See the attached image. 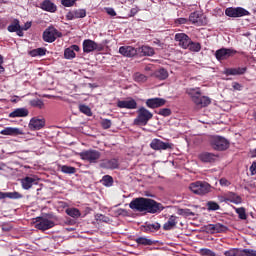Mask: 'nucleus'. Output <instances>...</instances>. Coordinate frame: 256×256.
<instances>
[{
    "instance_id": "nucleus-45",
    "label": "nucleus",
    "mask_w": 256,
    "mask_h": 256,
    "mask_svg": "<svg viewBox=\"0 0 256 256\" xmlns=\"http://www.w3.org/2000/svg\"><path fill=\"white\" fill-rule=\"evenodd\" d=\"M64 57L65 59H75V52H73V49L66 48L64 51Z\"/></svg>"
},
{
    "instance_id": "nucleus-31",
    "label": "nucleus",
    "mask_w": 256,
    "mask_h": 256,
    "mask_svg": "<svg viewBox=\"0 0 256 256\" xmlns=\"http://www.w3.org/2000/svg\"><path fill=\"white\" fill-rule=\"evenodd\" d=\"M66 214H68L69 217H72L73 219H79V217H81V211H79L77 208L66 209Z\"/></svg>"
},
{
    "instance_id": "nucleus-17",
    "label": "nucleus",
    "mask_w": 256,
    "mask_h": 256,
    "mask_svg": "<svg viewBox=\"0 0 256 256\" xmlns=\"http://www.w3.org/2000/svg\"><path fill=\"white\" fill-rule=\"evenodd\" d=\"M117 107H119V109H137V101L133 98L119 100L117 102Z\"/></svg>"
},
{
    "instance_id": "nucleus-19",
    "label": "nucleus",
    "mask_w": 256,
    "mask_h": 256,
    "mask_svg": "<svg viewBox=\"0 0 256 256\" xmlns=\"http://www.w3.org/2000/svg\"><path fill=\"white\" fill-rule=\"evenodd\" d=\"M204 19L205 17L203 16V14H199V12H193L189 16V21L190 23H193V25H205V23L207 22Z\"/></svg>"
},
{
    "instance_id": "nucleus-50",
    "label": "nucleus",
    "mask_w": 256,
    "mask_h": 256,
    "mask_svg": "<svg viewBox=\"0 0 256 256\" xmlns=\"http://www.w3.org/2000/svg\"><path fill=\"white\" fill-rule=\"evenodd\" d=\"M200 253H201V255H204V256H217V255L215 254V252H213L212 250L207 249V248H202V249L200 250Z\"/></svg>"
},
{
    "instance_id": "nucleus-30",
    "label": "nucleus",
    "mask_w": 256,
    "mask_h": 256,
    "mask_svg": "<svg viewBox=\"0 0 256 256\" xmlns=\"http://www.w3.org/2000/svg\"><path fill=\"white\" fill-rule=\"evenodd\" d=\"M47 54V49L46 48H37L33 49L29 52V55L31 57H43Z\"/></svg>"
},
{
    "instance_id": "nucleus-9",
    "label": "nucleus",
    "mask_w": 256,
    "mask_h": 256,
    "mask_svg": "<svg viewBox=\"0 0 256 256\" xmlns=\"http://www.w3.org/2000/svg\"><path fill=\"white\" fill-rule=\"evenodd\" d=\"M150 147L154 151H167V149H173V143L163 142L155 138L151 141Z\"/></svg>"
},
{
    "instance_id": "nucleus-47",
    "label": "nucleus",
    "mask_w": 256,
    "mask_h": 256,
    "mask_svg": "<svg viewBox=\"0 0 256 256\" xmlns=\"http://www.w3.org/2000/svg\"><path fill=\"white\" fill-rule=\"evenodd\" d=\"M179 215H183V217H193L195 213L191 212L189 209H180L178 210Z\"/></svg>"
},
{
    "instance_id": "nucleus-11",
    "label": "nucleus",
    "mask_w": 256,
    "mask_h": 256,
    "mask_svg": "<svg viewBox=\"0 0 256 256\" xmlns=\"http://www.w3.org/2000/svg\"><path fill=\"white\" fill-rule=\"evenodd\" d=\"M225 15L227 17H246V15H249V11L241 7H230L225 10Z\"/></svg>"
},
{
    "instance_id": "nucleus-2",
    "label": "nucleus",
    "mask_w": 256,
    "mask_h": 256,
    "mask_svg": "<svg viewBox=\"0 0 256 256\" xmlns=\"http://www.w3.org/2000/svg\"><path fill=\"white\" fill-rule=\"evenodd\" d=\"M186 94L190 97L192 103H194V105L200 109L211 105V98L208 96H203V93H201V88H187Z\"/></svg>"
},
{
    "instance_id": "nucleus-8",
    "label": "nucleus",
    "mask_w": 256,
    "mask_h": 256,
    "mask_svg": "<svg viewBox=\"0 0 256 256\" xmlns=\"http://www.w3.org/2000/svg\"><path fill=\"white\" fill-rule=\"evenodd\" d=\"M237 51L233 48H221L215 52V57L218 61H225L229 59V57H233L236 55Z\"/></svg>"
},
{
    "instance_id": "nucleus-16",
    "label": "nucleus",
    "mask_w": 256,
    "mask_h": 256,
    "mask_svg": "<svg viewBox=\"0 0 256 256\" xmlns=\"http://www.w3.org/2000/svg\"><path fill=\"white\" fill-rule=\"evenodd\" d=\"M39 183V179L36 176H26L25 178L21 179L22 188L28 191L31 189L33 185H37Z\"/></svg>"
},
{
    "instance_id": "nucleus-3",
    "label": "nucleus",
    "mask_w": 256,
    "mask_h": 256,
    "mask_svg": "<svg viewBox=\"0 0 256 256\" xmlns=\"http://www.w3.org/2000/svg\"><path fill=\"white\" fill-rule=\"evenodd\" d=\"M190 191L195 195H207L211 193V185L205 181H196L189 185Z\"/></svg>"
},
{
    "instance_id": "nucleus-52",
    "label": "nucleus",
    "mask_w": 256,
    "mask_h": 256,
    "mask_svg": "<svg viewBox=\"0 0 256 256\" xmlns=\"http://www.w3.org/2000/svg\"><path fill=\"white\" fill-rule=\"evenodd\" d=\"M111 125H112V122L109 119H103L101 121V126L103 127V129H110Z\"/></svg>"
},
{
    "instance_id": "nucleus-57",
    "label": "nucleus",
    "mask_w": 256,
    "mask_h": 256,
    "mask_svg": "<svg viewBox=\"0 0 256 256\" xmlns=\"http://www.w3.org/2000/svg\"><path fill=\"white\" fill-rule=\"evenodd\" d=\"M232 87H233V89H235V91H241L242 86L238 82H233Z\"/></svg>"
},
{
    "instance_id": "nucleus-40",
    "label": "nucleus",
    "mask_w": 256,
    "mask_h": 256,
    "mask_svg": "<svg viewBox=\"0 0 256 256\" xmlns=\"http://www.w3.org/2000/svg\"><path fill=\"white\" fill-rule=\"evenodd\" d=\"M188 49L190 51H194L196 53H199V51H201V44L197 43V42H193L190 40V44L188 46Z\"/></svg>"
},
{
    "instance_id": "nucleus-15",
    "label": "nucleus",
    "mask_w": 256,
    "mask_h": 256,
    "mask_svg": "<svg viewBox=\"0 0 256 256\" xmlns=\"http://www.w3.org/2000/svg\"><path fill=\"white\" fill-rule=\"evenodd\" d=\"M198 158L202 163H215V161L219 160V155L211 152H202L198 155Z\"/></svg>"
},
{
    "instance_id": "nucleus-53",
    "label": "nucleus",
    "mask_w": 256,
    "mask_h": 256,
    "mask_svg": "<svg viewBox=\"0 0 256 256\" xmlns=\"http://www.w3.org/2000/svg\"><path fill=\"white\" fill-rule=\"evenodd\" d=\"M77 0H61V3L64 7H73Z\"/></svg>"
},
{
    "instance_id": "nucleus-28",
    "label": "nucleus",
    "mask_w": 256,
    "mask_h": 256,
    "mask_svg": "<svg viewBox=\"0 0 256 256\" xmlns=\"http://www.w3.org/2000/svg\"><path fill=\"white\" fill-rule=\"evenodd\" d=\"M209 229L210 231H213V233H225V231H227V226L221 223H216V224H210Z\"/></svg>"
},
{
    "instance_id": "nucleus-54",
    "label": "nucleus",
    "mask_w": 256,
    "mask_h": 256,
    "mask_svg": "<svg viewBox=\"0 0 256 256\" xmlns=\"http://www.w3.org/2000/svg\"><path fill=\"white\" fill-rule=\"evenodd\" d=\"M220 185L222 187H229V185H231V182H229V180H227L226 178H222L220 179Z\"/></svg>"
},
{
    "instance_id": "nucleus-1",
    "label": "nucleus",
    "mask_w": 256,
    "mask_h": 256,
    "mask_svg": "<svg viewBox=\"0 0 256 256\" xmlns=\"http://www.w3.org/2000/svg\"><path fill=\"white\" fill-rule=\"evenodd\" d=\"M130 209L133 211H147V213H161L164 207L163 204L149 198H136L129 204Z\"/></svg>"
},
{
    "instance_id": "nucleus-20",
    "label": "nucleus",
    "mask_w": 256,
    "mask_h": 256,
    "mask_svg": "<svg viewBox=\"0 0 256 256\" xmlns=\"http://www.w3.org/2000/svg\"><path fill=\"white\" fill-rule=\"evenodd\" d=\"M87 16V12L85 9L73 10L67 13L66 17L69 21H73V19H83Z\"/></svg>"
},
{
    "instance_id": "nucleus-63",
    "label": "nucleus",
    "mask_w": 256,
    "mask_h": 256,
    "mask_svg": "<svg viewBox=\"0 0 256 256\" xmlns=\"http://www.w3.org/2000/svg\"><path fill=\"white\" fill-rule=\"evenodd\" d=\"M0 3H7V0H0Z\"/></svg>"
},
{
    "instance_id": "nucleus-25",
    "label": "nucleus",
    "mask_w": 256,
    "mask_h": 256,
    "mask_svg": "<svg viewBox=\"0 0 256 256\" xmlns=\"http://www.w3.org/2000/svg\"><path fill=\"white\" fill-rule=\"evenodd\" d=\"M29 115V110L27 108H17L9 114V117L15 119L17 117H27Z\"/></svg>"
},
{
    "instance_id": "nucleus-56",
    "label": "nucleus",
    "mask_w": 256,
    "mask_h": 256,
    "mask_svg": "<svg viewBox=\"0 0 256 256\" xmlns=\"http://www.w3.org/2000/svg\"><path fill=\"white\" fill-rule=\"evenodd\" d=\"M175 23L178 25H185V23H187V18H178Z\"/></svg>"
},
{
    "instance_id": "nucleus-22",
    "label": "nucleus",
    "mask_w": 256,
    "mask_h": 256,
    "mask_svg": "<svg viewBox=\"0 0 256 256\" xmlns=\"http://www.w3.org/2000/svg\"><path fill=\"white\" fill-rule=\"evenodd\" d=\"M119 54L123 57H135L137 55V49L133 46H121L119 48Z\"/></svg>"
},
{
    "instance_id": "nucleus-33",
    "label": "nucleus",
    "mask_w": 256,
    "mask_h": 256,
    "mask_svg": "<svg viewBox=\"0 0 256 256\" xmlns=\"http://www.w3.org/2000/svg\"><path fill=\"white\" fill-rule=\"evenodd\" d=\"M23 197L19 192H3V199H21Z\"/></svg>"
},
{
    "instance_id": "nucleus-59",
    "label": "nucleus",
    "mask_w": 256,
    "mask_h": 256,
    "mask_svg": "<svg viewBox=\"0 0 256 256\" xmlns=\"http://www.w3.org/2000/svg\"><path fill=\"white\" fill-rule=\"evenodd\" d=\"M0 73H5V68L3 67V56L0 55Z\"/></svg>"
},
{
    "instance_id": "nucleus-29",
    "label": "nucleus",
    "mask_w": 256,
    "mask_h": 256,
    "mask_svg": "<svg viewBox=\"0 0 256 256\" xmlns=\"http://www.w3.org/2000/svg\"><path fill=\"white\" fill-rule=\"evenodd\" d=\"M177 225L175 216H171L168 221L163 225L164 231H171Z\"/></svg>"
},
{
    "instance_id": "nucleus-27",
    "label": "nucleus",
    "mask_w": 256,
    "mask_h": 256,
    "mask_svg": "<svg viewBox=\"0 0 256 256\" xmlns=\"http://www.w3.org/2000/svg\"><path fill=\"white\" fill-rule=\"evenodd\" d=\"M226 201H229L230 203H234L235 205H239L240 203H242V199L241 196L233 193V192H229L226 195Z\"/></svg>"
},
{
    "instance_id": "nucleus-46",
    "label": "nucleus",
    "mask_w": 256,
    "mask_h": 256,
    "mask_svg": "<svg viewBox=\"0 0 256 256\" xmlns=\"http://www.w3.org/2000/svg\"><path fill=\"white\" fill-rule=\"evenodd\" d=\"M30 105L32 107H38V109H43L45 104L42 102L41 99H34V100L30 101Z\"/></svg>"
},
{
    "instance_id": "nucleus-37",
    "label": "nucleus",
    "mask_w": 256,
    "mask_h": 256,
    "mask_svg": "<svg viewBox=\"0 0 256 256\" xmlns=\"http://www.w3.org/2000/svg\"><path fill=\"white\" fill-rule=\"evenodd\" d=\"M156 77H158V79H161L163 81V80L167 79V77H169V72H167V70L161 68L156 71Z\"/></svg>"
},
{
    "instance_id": "nucleus-42",
    "label": "nucleus",
    "mask_w": 256,
    "mask_h": 256,
    "mask_svg": "<svg viewBox=\"0 0 256 256\" xmlns=\"http://www.w3.org/2000/svg\"><path fill=\"white\" fill-rule=\"evenodd\" d=\"M235 211H236L239 219H242V220L247 219V212L245 211L244 207L235 208Z\"/></svg>"
},
{
    "instance_id": "nucleus-62",
    "label": "nucleus",
    "mask_w": 256,
    "mask_h": 256,
    "mask_svg": "<svg viewBox=\"0 0 256 256\" xmlns=\"http://www.w3.org/2000/svg\"><path fill=\"white\" fill-rule=\"evenodd\" d=\"M70 49H72L73 52L79 51V46L78 45H72V46H70Z\"/></svg>"
},
{
    "instance_id": "nucleus-48",
    "label": "nucleus",
    "mask_w": 256,
    "mask_h": 256,
    "mask_svg": "<svg viewBox=\"0 0 256 256\" xmlns=\"http://www.w3.org/2000/svg\"><path fill=\"white\" fill-rule=\"evenodd\" d=\"M240 255H242V256H256V250L243 249V250H240Z\"/></svg>"
},
{
    "instance_id": "nucleus-23",
    "label": "nucleus",
    "mask_w": 256,
    "mask_h": 256,
    "mask_svg": "<svg viewBox=\"0 0 256 256\" xmlns=\"http://www.w3.org/2000/svg\"><path fill=\"white\" fill-rule=\"evenodd\" d=\"M100 167H102V169H118L119 168V160L113 158L110 160H103L100 163Z\"/></svg>"
},
{
    "instance_id": "nucleus-60",
    "label": "nucleus",
    "mask_w": 256,
    "mask_h": 256,
    "mask_svg": "<svg viewBox=\"0 0 256 256\" xmlns=\"http://www.w3.org/2000/svg\"><path fill=\"white\" fill-rule=\"evenodd\" d=\"M24 31H27V29H31V22H26L24 24V27L22 28Z\"/></svg>"
},
{
    "instance_id": "nucleus-64",
    "label": "nucleus",
    "mask_w": 256,
    "mask_h": 256,
    "mask_svg": "<svg viewBox=\"0 0 256 256\" xmlns=\"http://www.w3.org/2000/svg\"><path fill=\"white\" fill-rule=\"evenodd\" d=\"M0 199H3V192H0Z\"/></svg>"
},
{
    "instance_id": "nucleus-39",
    "label": "nucleus",
    "mask_w": 256,
    "mask_h": 256,
    "mask_svg": "<svg viewBox=\"0 0 256 256\" xmlns=\"http://www.w3.org/2000/svg\"><path fill=\"white\" fill-rule=\"evenodd\" d=\"M101 183L105 187H112L113 186V177H111L109 175H105V176H103Z\"/></svg>"
},
{
    "instance_id": "nucleus-26",
    "label": "nucleus",
    "mask_w": 256,
    "mask_h": 256,
    "mask_svg": "<svg viewBox=\"0 0 256 256\" xmlns=\"http://www.w3.org/2000/svg\"><path fill=\"white\" fill-rule=\"evenodd\" d=\"M247 68H226L224 75H245Z\"/></svg>"
},
{
    "instance_id": "nucleus-55",
    "label": "nucleus",
    "mask_w": 256,
    "mask_h": 256,
    "mask_svg": "<svg viewBox=\"0 0 256 256\" xmlns=\"http://www.w3.org/2000/svg\"><path fill=\"white\" fill-rule=\"evenodd\" d=\"M106 12L108 13V15H111V17H115V15H117L115 9L113 8H106Z\"/></svg>"
},
{
    "instance_id": "nucleus-18",
    "label": "nucleus",
    "mask_w": 256,
    "mask_h": 256,
    "mask_svg": "<svg viewBox=\"0 0 256 256\" xmlns=\"http://www.w3.org/2000/svg\"><path fill=\"white\" fill-rule=\"evenodd\" d=\"M165 103H167V100L163 98H150L146 100V106L149 107V109L163 107Z\"/></svg>"
},
{
    "instance_id": "nucleus-38",
    "label": "nucleus",
    "mask_w": 256,
    "mask_h": 256,
    "mask_svg": "<svg viewBox=\"0 0 256 256\" xmlns=\"http://www.w3.org/2000/svg\"><path fill=\"white\" fill-rule=\"evenodd\" d=\"M133 79H134V81H136V83H145V81H147V76H145L144 74H141L139 72H136L133 75Z\"/></svg>"
},
{
    "instance_id": "nucleus-61",
    "label": "nucleus",
    "mask_w": 256,
    "mask_h": 256,
    "mask_svg": "<svg viewBox=\"0 0 256 256\" xmlns=\"http://www.w3.org/2000/svg\"><path fill=\"white\" fill-rule=\"evenodd\" d=\"M23 28H18L17 30H16V32L15 33H17V35L19 36V37H23Z\"/></svg>"
},
{
    "instance_id": "nucleus-34",
    "label": "nucleus",
    "mask_w": 256,
    "mask_h": 256,
    "mask_svg": "<svg viewBox=\"0 0 256 256\" xmlns=\"http://www.w3.org/2000/svg\"><path fill=\"white\" fill-rule=\"evenodd\" d=\"M135 242L138 244V245H153V240L149 239V238H146V237H138L135 239Z\"/></svg>"
},
{
    "instance_id": "nucleus-43",
    "label": "nucleus",
    "mask_w": 256,
    "mask_h": 256,
    "mask_svg": "<svg viewBox=\"0 0 256 256\" xmlns=\"http://www.w3.org/2000/svg\"><path fill=\"white\" fill-rule=\"evenodd\" d=\"M225 256H239L241 255V250L237 249V248H231L228 251L224 252Z\"/></svg>"
},
{
    "instance_id": "nucleus-4",
    "label": "nucleus",
    "mask_w": 256,
    "mask_h": 256,
    "mask_svg": "<svg viewBox=\"0 0 256 256\" xmlns=\"http://www.w3.org/2000/svg\"><path fill=\"white\" fill-rule=\"evenodd\" d=\"M137 114L134 125H147L153 119V113L143 106L137 110Z\"/></svg>"
},
{
    "instance_id": "nucleus-21",
    "label": "nucleus",
    "mask_w": 256,
    "mask_h": 256,
    "mask_svg": "<svg viewBox=\"0 0 256 256\" xmlns=\"http://www.w3.org/2000/svg\"><path fill=\"white\" fill-rule=\"evenodd\" d=\"M0 135H10L11 137H17V135H25V132L21 128L6 127L1 130Z\"/></svg>"
},
{
    "instance_id": "nucleus-32",
    "label": "nucleus",
    "mask_w": 256,
    "mask_h": 256,
    "mask_svg": "<svg viewBox=\"0 0 256 256\" xmlns=\"http://www.w3.org/2000/svg\"><path fill=\"white\" fill-rule=\"evenodd\" d=\"M140 51L143 55L148 57L155 55V50L151 46H142Z\"/></svg>"
},
{
    "instance_id": "nucleus-14",
    "label": "nucleus",
    "mask_w": 256,
    "mask_h": 256,
    "mask_svg": "<svg viewBox=\"0 0 256 256\" xmlns=\"http://www.w3.org/2000/svg\"><path fill=\"white\" fill-rule=\"evenodd\" d=\"M175 41L179 42V46L182 47V49H188L189 45H191V38L185 33L176 34Z\"/></svg>"
},
{
    "instance_id": "nucleus-35",
    "label": "nucleus",
    "mask_w": 256,
    "mask_h": 256,
    "mask_svg": "<svg viewBox=\"0 0 256 256\" xmlns=\"http://www.w3.org/2000/svg\"><path fill=\"white\" fill-rule=\"evenodd\" d=\"M18 29H21V25L19 24V20L15 19L9 26L8 31L10 33H15Z\"/></svg>"
},
{
    "instance_id": "nucleus-41",
    "label": "nucleus",
    "mask_w": 256,
    "mask_h": 256,
    "mask_svg": "<svg viewBox=\"0 0 256 256\" xmlns=\"http://www.w3.org/2000/svg\"><path fill=\"white\" fill-rule=\"evenodd\" d=\"M79 111L84 115H87V117H91L93 115V113L91 112V108H89V106L87 105H80Z\"/></svg>"
},
{
    "instance_id": "nucleus-51",
    "label": "nucleus",
    "mask_w": 256,
    "mask_h": 256,
    "mask_svg": "<svg viewBox=\"0 0 256 256\" xmlns=\"http://www.w3.org/2000/svg\"><path fill=\"white\" fill-rule=\"evenodd\" d=\"M158 115H162V117H169V115H171V109L162 108L159 110Z\"/></svg>"
},
{
    "instance_id": "nucleus-10",
    "label": "nucleus",
    "mask_w": 256,
    "mask_h": 256,
    "mask_svg": "<svg viewBox=\"0 0 256 256\" xmlns=\"http://www.w3.org/2000/svg\"><path fill=\"white\" fill-rule=\"evenodd\" d=\"M84 53H92V51H103V45L97 44L93 40H84L83 42Z\"/></svg>"
},
{
    "instance_id": "nucleus-6",
    "label": "nucleus",
    "mask_w": 256,
    "mask_h": 256,
    "mask_svg": "<svg viewBox=\"0 0 256 256\" xmlns=\"http://www.w3.org/2000/svg\"><path fill=\"white\" fill-rule=\"evenodd\" d=\"M80 159L88 161V163H97V160L101 158V152L97 150H85L79 153Z\"/></svg>"
},
{
    "instance_id": "nucleus-24",
    "label": "nucleus",
    "mask_w": 256,
    "mask_h": 256,
    "mask_svg": "<svg viewBox=\"0 0 256 256\" xmlns=\"http://www.w3.org/2000/svg\"><path fill=\"white\" fill-rule=\"evenodd\" d=\"M40 7L43 11H48V13H55L57 11V6L51 0H44Z\"/></svg>"
},
{
    "instance_id": "nucleus-36",
    "label": "nucleus",
    "mask_w": 256,
    "mask_h": 256,
    "mask_svg": "<svg viewBox=\"0 0 256 256\" xmlns=\"http://www.w3.org/2000/svg\"><path fill=\"white\" fill-rule=\"evenodd\" d=\"M61 171H62V173H66L68 175H73L76 173L77 169L73 166L63 165V166H61Z\"/></svg>"
},
{
    "instance_id": "nucleus-12",
    "label": "nucleus",
    "mask_w": 256,
    "mask_h": 256,
    "mask_svg": "<svg viewBox=\"0 0 256 256\" xmlns=\"http://www.w3.org/2000/svg\"><path fill=\"white\" fill-rule=\"evenodd\" d=\"M35 227L40 231H47V229L55 227V222L47 218H38Z\"/></svg>"
},
{
    "instance_id": "nucleus-13",
    "label": "nucleus",
    "mask_w": 256,
    "mask_h": 256,
    "mask_svg": "<svg viewBox=\"0 0 256 256\" xmlns=\"http://www.w3.org/2000/svg\"><path fill=\"white\" fill-rule=\"evenodd\" d=\"M28 127L31 131H39L45 127V118L34 117L30 120Z\"/></svg>"
},
{
    "instance_id": "nucleus-44",
    "label": "nucleus",
    "mask_w": 256,
    "mask_h": 256,
    "mask_svg": "<svg viewBox=\"0 0 256 256\" xmlns=\"http://www.w3.org/2000/svg\"><path fill=\"white\" fill-rule=\"evenodd\" d=\"M208 211H219L220 206L217 202L209 201L207 203Z\"/></svg>"
},
{
    "instance_id": "nucleus-7",
    "label": "nucleus",
    "mask_w": 256,
    "mask_h": 256,
    "mask_svg": "<svg viewBox=\"0 0 256 256\" xmlns=\"http://www.w3.org/2000/svg\"><path fill=\"white\" fill-rule=\"evenodd\" d=\"M61 36H62L61 32H58V30L55 29V27H49L43 33V40L46 43H53L56 41L58 37H61Z\"/></svg>"
},
{
    "instance_id": "nucleus-49",
    "label": "nucleus",
    "mask_w": 256,
    "mask_h": 256,
    "mask_svg": "<svg viewBox=\"0 0 256 256\" xmlns=\"http://www.w3.org/2000/svg\"><path fill=\"white\" fill-rule=\"evenodd\" d=\"M147 229H149V231H159V229H161V224H159L157 222H155L153 224H148Z\"/></svg>"
},
{
    "instance_id": "nucleus-58",
    "label": "nucleus",
    "mask_w": 256,
    "mask_h": 256,
    "mask_svg": "<svg viewBox=\"0 0 256 256\" xmlns=\"http://www.w3.org/2000/svg\"><path fill=\"white\" fill-rule=\"evenodd\" d=\"M137 13H139V10L137 8H132L130 10V17H135V15H137Z\"/></svg>"
},
{
    "instance_id": "nucleus-5",
    "label": "nucleus",
    "mask_w": 256,
    "mask_h": 256,
    "mask_svg": "<svg viewBox=\"0 0 256 256\" xmlns=\"http://www.w3.org/2000/svg\"><path fill=\"white\" fill-rule=\"evenodd\" d=\"M209 144L214 151H225L226 149H229V141L223 136H211Z\"/></svg>"
}]
</instances>
